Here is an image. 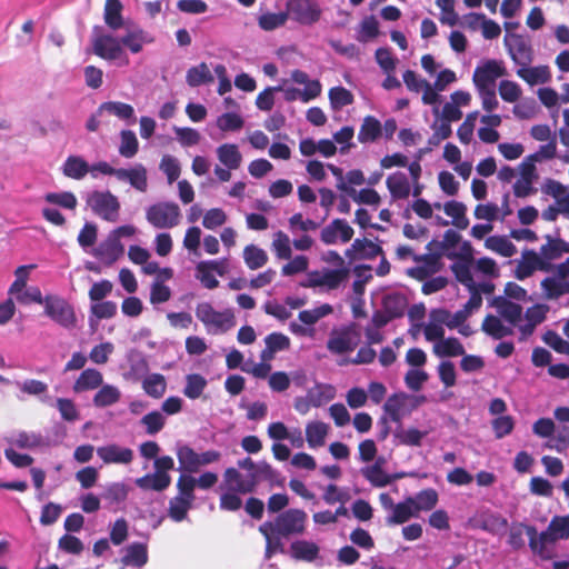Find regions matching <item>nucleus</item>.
I'll return each instance as SVG.
<instances>
[{
	"label": "nucleus",
	"mask_w": 569,
	"mask_h": 569,
	"mask_svg": "<svg viewBox=\"0 0 569 569\" xmlns=\"http://www.w3.org/2000/svg\"><path fill=\"white\" fill-rule=\"evenodd\" d=\"M386 184L395 199H406L410 194V183L402 172L390 174L386 180Z\"/></svg>",
	"instance_id": "28"
},
{
	"label": "nucleus",
	"mask_w": 569,
	"mask_h": 569,
	"mask_svg": "<svg viewBox=\"0 0 569 569\" xmlns=\"http://www.w3.org/2000/svg\"><path fill=\"white\" fill-rule=\"evenodd\" d=\"M122 9L120 0H106L103 18L110 29L118 30L123 26Z\"/></svg>",
	"instance_id": "35"
},
{
	"label": "nucleus",
	"mask_w": 569,
	"mask_h": 569,
	"mask_svg": "<svg viewBox=\"0 0 569 569\" xmlns=\"http://www.w3.org/2000/svg\"><path fill=\"white\" fill-rule=\"evenodd\" d=\"M97 455L107 465H128L133 459V451L130 448H123L116 443L99 447L97 449Z\"/></svg>",
	"instance_id": "16"
},
{
	"label": "nucleus",
	"mask_w": 569,
	"mask_h": 569,
	"mask_svg": "<svg viewBox=\"0 0 569 569\" xmlns=\"http://www.w3.org/2000/svg\"><path fill=\"white\" fill-rule=\"evenodd\" d=\"M118 180L128 181L138 191L144 192L148 188L147 170L138 163L133 168H120Z\"/></svg>",
	"instance_id": "21"
},
{
	"label": "nucleus",
	"mask_w": 569,
	"mask_h": 569,
	"mask_svg": "<svg viewBox=\"0 0 569 569\" xmlns=\"http://www.w3.org/2000/svg\"><path fill=\"white\" fill-rule=\"evenodd\" d=\"M407 395L403 392L391 395L383 405V410L389 415L391 421L401 422V409L405 407Z\"/></svg>",
	"instance_id": "47"
},
{
	"label": "nucleus",
	"mask_w": 569,
	"mask_h": 569,
	"mask_svg": "<svg viewBox=\"0 0 569 569\" xmlns=\"http://www.w3.org/2000/svg\"><path fill=\"white\" fill-rule=\"evenodd\" d=\"M259 532L266 539L264 558L271 559L277 552H283L282 536H278L271 530V521H266L259 526Z\"/></svg>",
	"instance_id": "22"
},
{
	"label": "nucleus",
	"mask_w": 569,
	"mask_h": 569,
	"mask_svg": "<svg viewBox=\"0 0 569 569\" xmlns=\"http://www.w3.org/2000/svg\"><path fill=\"white\" fill-rule=\"evenodd\" d=\"M87 204L106 221L116 222L119 218L120 202L110 191H92L87 197Z\"/></svg>",
	"instance_id": "1"
},
{
	"label": "nucleus",
	"mask_w": 569,
	"mask_h": 569,
	"mask_svg": "<svg viewBox=\"0 0 569 569\" xmlns=\"http://www.w3.org/2000/svg\"><path fill=\"white\" fill-rule=\"evenodd\" d=\"M348 197H351L353 201L357 203L369 204V206H378L381 201L379 193L371 188H365L360 191H357L352 187L346 193Z\"/></svg>",
	"instance_id": "57"
},
{
	"label": "nucleus",
	"mask_w": 569,
	"mask_h": 569,
	"mask_svg": "<svg viewBox=\"0 0 569 569\" xmlns=\"http://www.w3.org/2000/svg\"><path fill=\"white\" fill-rule=\"evenodd\" d=\"M291 555L297 560L313 561L319 555V547L311 541L298 540L290 546Z\"/></svg>",
	"instance_id": "39"
},
{
	"label": "nucleus",
	"mask_w": 569,
	"mask_h": 569,
	"mask_svg": "<svg viewBox=\"0 0 569 569\" xmlns=\"http://www.w3.org/2000/svg\"><path fill=\"white\" fill-rule=\"evenodd\" d=\"M62 171L66 177L80 180L88 173L89 166L82 158L69 156L63 163Z\"/></svg>",
	"instance_id": "43"
},
{
	"label": "nucleus",
	"mask_w": 569,
	"mask_h": 569,
	"mask_svg": "<svg viewBox=\"0 0 569 569\" xmlns=\"http://www.w3.org/2000/svg\"><path fill=\"white\" fill-rule=\"evenodd\" d=\"M309 401L312 407H321L335 397V390L329 385H317L308 390Z\"/></svg>",
	"instance_id": "54"
},
{
	"label": "nucleus",
	"mask_w": 569,
	"mask_h": 569,
	"mask_svg": "<svg viewBox=\"0 0 569 569\" xmlns=\"http://www.w3.org/2000/svg\"><path fill=\"white\" fill-rule=\"evenodd\" d=\"M286 13L301 24H312L321 12L315 0H288Z\"/></svg>",
	"instance_id": "8"
},
{
	"label": "nucleus",
	"mask_w": 569,
	"mask_h": 569,
	"mask_svg": "<svg viewBox=\"0 0 569 569\" xmlns=\"http://www.w3.org/2000/svg\"><path fill=\"white\" fill-rule=\"evenodd\" d=\"M102 111H107L111 114H114L122 120L131 119L134 116L133 107L129 103L120 101H108L101 103L98 109V113H101Z\"/></svg>",
	"instance_id": "50"
},
{
	"label": "nucleus",
	"mask_w": 569,
	"mask_h": 569,
	"mask_svg": "<svg viewBox=\"0 0 569 569\" xmlns=\"http://www.w3.org/2000/svg\"><path fill=\"white\" fill-rule=\"evenodd\" d=\"M505 44L511 60L521 67H527L532 61V49L530 44L519 34H511L510 40L505 38Z\"/></svg>",
	"instance_id": "12"
},
{
	"label": "nucleus",
	"mask_w": 569,
	"mask_h": 569,
	"mask_svg": "<svg viewBox=\"0 0 569 569\" xmlns=\"http://www.w3.org/2000/svg\"><path fill=\"white\" fill-rule=\"evenodd\" d=\"M171 483V477L169 475H162L161 472H153L144 475L136 480V485L142 490H154L163 491Z\"/></svg>",
	"instance_id": "26"
},
{
	"label": "nucleus",
	"mask_w": 569,
	"mask_h": 569,
	"mask_svg": "<svg viewBox=\"0 0 569 569\" xmlns=\"http://www.w3.org/2000/svg\"><path fill=\"white\" fill-rule=\"evenodd\" d=\"M479 527L490 533H498L508 527V520L500 513L488 510L479 516Z\"/></svg>",
	"instance_id": "36"
},
{
	"label": "nucleus",
	"mask_w": 569,
	"mask_h": 569,
	"mask_svg": "<svg viewBox=\"0 0 569 569\" xmlns=\"http://www.w3.org/2000/svg\"><path fill=\"white\" fill-rule=\"evenodd\" d=\"M471 257L466 259L465 261L455 262L451 266V270L461 284H463L468 289H473L477 284L473 281L471 270H470Z\"/></svg>",
	"instance_id": "51"
},
{
	"label": "nucleus",
	"mask_w": 569,
	"mask_h": 569,
	"mask_svg": "<svg viewBox=\"0 0 569 569\" xmlns=\"http://www.w3.org/2000/svg\"><path fill=\"white\" fill-rule=\"evenodd\" d=\"M123 251L121 241L109 234L93 249L92 254L103 264L110 267L123 254Z\"/></svg>",
	"instance_id": "14"
},
{
	"label": "nucleus",
	"mask_w": 569,
	"mask_h": 569,
	"mask_svg": "<svg viewBox=\"0 0 569 569\" xmlns=\"http://www.w3.org/2000/svg\"><path fill=\"white\" fill-rule=\"evenodd\" d=\"M206 387L207 380L201 375L190 373L186 377L183 395L189 399H197L202 395Z\"/></svg>",
	"instance_id": "53"
},
{
	"label": "nucleus",
	"mask_w": 569,
	"mask_h": 569,
	"mask_svg": "<svg viewBox=\"0 0 569 569\" xmlns=\"http://www.w3.org/2000/svg\"><path fill=\"white\" fill-rule=\"evenodd\" d=\"M551 264L543 261L539 254L533 250H526L522 252V260L517 264L515 277L518 280L529 278L536 270L549 271Z\"/></svg>",
	"instance_id": "13"
},
{
	"label": "nucleus",
	"mask_w": 569,
	"mask_h": 569,
	"mask_svg": "<svg viewBox=\"0 0 569 569\" xmlns=\"http://www.w3.org/2000/svg\"><path fill=\"white\" fill-rule=\"evenodd\" d=\"M219 161L229 170H237L242 162V156L234 143H223L217 148Z\"/></svg>",
	"instance_id": "24"
},
{
	"label": "nucleus",
	"mask_w": 569,
	"mask_h": 569,
	"mask_svg": "<svg viewBox=\"0 0 569 569\" xmlns=\"http://www.w3.org/2000/svg\"><path fill=\"white\" fill-rule=\"evenodd\" d=\"M329 100L333 110H340L353 102V94L345 87L338 86L329 90Z\"/></svg>",
	"instance_id": "56"
},
{
	"label": "nucleus",
	"mask_w": 569,
	"mask_h": 569,
	"mask_svg": "<svg viewBox=\"0 0 569 569\" xmlns=\"http://www.w3.org/2000/svg\"><path fill=\"white\" fill-rule=\"evenodd\" d=\"M213 80L214 78L206 62H201L198 66L191 67L187 71L186 76L187 83L192 88L211 83Z\"/></svg>",
	"instance_id": "38"
},
{
	"label": "nucleus",
	"mask_w": 569,
	"mask_h": 569,
	"mask_svg": "<svg viewBox=\"0 0 569 569\" xmlns=\"http://www.w3.org/2000/svg\"><path fill=\"white\" fill-rule=\"evenodd\" d=\"M121 47L124 46L132 53H139L144 43H149L152 39L148 38V34L141 28H133L129 30L120 39Z\"/></svg>",
	"instance_id": "30"
},
{
	"label": "nucleus",
	"mask_w": 569,
	"mask_h": 569,
	"mask_svg": "<svg viewBox=\"0 0 569 569\" xmlns=\"http://www.w3.org/2000/svg\"><path fill=\"white\" fill-rule=\"evenodd\" d=\"M192 502L178 496L173 497L169 502V517L177 522L184 520L189 509L192 507Z\"/></svg>",
	"instance_id": "55"
},
{
	"label": "nucleus",
	"mask_w": 569,
	"mask_h": 569,
	"mask_svg": "<svg viewBox=\"0 0 569 569\" xmlns=\"http://www.w3.org/2000/svg\"><path fill=\"white\" fill-rule=\"evenodd\" d=\"M359 342V335L352 327L333 330L327 341V349L336 355L352 351Z\"/></svg>",
	"instance_id": "10"
},
{
	"label": "nucleus",
	"mask_w": 569,
	"mask_h": 569,
	"mask_svg": "<svg viewBox=\"0 0 569 569\" xmlns=\"http://www.w3.org/2000/svg\"><path fill=\"white\" fill-rule=\"evenodd\" d=\"M103 383L102 373L94 368L83 369L79 377L76 379L72 390L76 393H81L89 390L98 389Z\"/></svg>",
	"instance_id": "19"
},
{
	"label": "nucleus",
	"mask_w": 569,
	"mask_h": 569,
	"mask_svg": "<svg viewBox=\"0 0 569 569\" xmlns=\"http://www.w3.org/2000/svg\"><path fill=\"white\" fill-rule=\"evenodd\" d=\"M426 435V431H420L416 428H409L405 430L401 428V426L393 432V436L398 440L399 445L411 447L420 446Z\"/></svg>",
	"instance_id": "49"
},
{
	"label": "nucleus",
	"mask_w": 569,
	"mask_h": 569,
	"mask_svg": "<svg viewBox=\"0 0 569 569\" xmlns=\"http://www.w3.org/2000/svg\"><path fill=\"white\" fill-rule=\"evenodd\" d=\"M180 468L188 472H197L200 467L218 462L221 453L217 450H207L202 453L196 452L189 446H182L177 451Z\"/></svg>",
	"instance_id": "5"
},
{
	"label": "nucleus",
	"mask_w": 569,
	"mask_h": 569,
	"mask_svg": "<svg viewBox=\"0 0 569 569\" xmlns=\"http://www.w3.org/2000/svg\"><path fill=\"white\" fill-rule=\"evenodd\" d=\"M223 483L229 491L247 495L256 490L259 480L253 473L242 475L238 469L230 467L223 473Z\"/></svg>",
	"instance_id": "9"
},
{
	"label": "nucleus",
	"mask_w": 569,
	"mask_h": 569,
	"mask_svg": "<svg viewBox=\"0 0 569 569\" xmlns=\"http://www.w3.org/2000/svg\"><path fill=\"white\" fill-rule=\"evenodd\" d=\"M507 74L503 61L489 59L475 69L472 81L477 89H490L496 87L498 78Z\"/></svg>",
	"instance_id": "7"
},
{
	"label": "nucleus",
	"mask_w": 569,
	"mask_h": 569,
	"mask_svg": "<svg viewBox=\"0 0 569 569\" xmlns=\"http://www.w3.org/2000/svg\"><path fill=\"white\" fill-rule=\"evenodd\" d=\"M517 76L531 86L545 83L550 79L549 69L545 66L533 68L521 67L517 70Z\"/></svg>",
	"instance_id": "44"
},
{
	"label": "nucleus",
	"mask_w": 569,
	"mask_h": 569,
	"mask_svg": "<svg viewBox=\"0 0 569 569\" xmlns=\"http://www.w3.org/2000/svg\"><path fill=\"white\" fill-rule=\"evenodd\" d=\"M485 246L487 249L505 258H510L517 252L516 246L503 236L488 237L485 241Z\"/></svg>",
	"instance_id": "40"
},
{
	"label": "nucleus",
	"mask_w": 569,
	"mask_h": 569,
	"mask_svg": "<svg viewBox=\"0 0 569 569\" xmlns=\"http://www.w3.org/2000/svg\"><path fill=\"white\" fill-rule=\"evenodd\" d=\"M288 20V13L286 12H267L259 17L258 24L262 30L271 31L279 27H282Z\"/></svg>",
	"instance_id": "59"
},
{
	"label": "nucleus",
	"mask_w": 569,
	"mask_h": 569,
	"mask_svg": "<svg viewBox=\"0 0 569 569\" xmlns=\"http://www.w3.org/2000/svg\"><path fill=\"white\" fill-rule=\"evenodd\" d=\"M142 388L148 396L159 399L166 392L167 382L161 373H152L143 379Z\"/></svg>",
	"instance_id": "45"
},
{
	"label": "nucleus",
	"mask_w": 569,
	"mask_h": 569,
	"mask_svg": "<svg viewBox=\"0 0 569 569\" xmlns=\"http://www.w3.org/2000/svg\"><path fill=\"white\" fill-rule=\"evenodd\" d=\"M361 475L371 483V486L377 488L388 486L395 478L383 470L382 461L380 459L373 465L362 468Z\"/></svg>",
	"instance_id": "23"
},
{
	"label": "nucleus",
	"mask_w": 569,
	"mask_h": 569,
	"mask_svg": "<svg viewBox=\"0 0 569 569\" xmlns=\"http://www.w3.org/2000/svg\"><path fill=\"white\" fill-rule=\"evenodd\" d=\"M491 305L498 310L500 316L511 325L515 326L520 321L522 315V307L520 305L502 296L495 297Z\"/></svg>",
	"instance_id": "20"
},
{
	"label": "nucleus",
	"mask_w": 569,
	"mask_h": 569,
	"mask_svg": "<svg viewBox=\"0 0 569 569\" xmlns=\"http://www.w3.org/2000/svg\"><path fill=\"white\" fill-rule=\"evenodd\" d=\"M44 313L63 328L71 329L77 325L73 307L62 297L47 295L44 297Z\"/></svg>",
	"instance_id": "2"
},
{
	"label": "nucleus",
	"mask_w": 569,
	"mask_h": 569,
	"mask_svg": "<svg viewBox=\"0 0 569 569\" xmlns=\"http://www.w3.org/2000/svg\"><path fill=\"white\" fill-rule=\"evenodd\" d=\"M120 138L119 153L128 159L133 158L139 150V141L136 133L131 130H122Z\"/></svg>",
	"instance_id": "52"
},
{
	"label": "nucleus",
	"mask_w": 569,
	"mask_h": 569,
	"mask_svg": "<svg viewBox=\"0 0 569 569\" xmlns=\"http://www.w3.org/2000/svg\"><path fill=\"white\" fill-rule=\"evenodd\" d=\"M408 306V300L405 295L400 292L389 293L383 297L382 308L393 319L401 318Z\"/></svg>",
	"instance_id": "29"
},
{
	"label": "nucleus",
	"mask_w": 569,
	"mask_h": 569,
	"mask_svg": "<svg viewBox=\"0 0 569 569\" xmlns=\"http://www.w3.org/2000/svg\"><path fill=\"white\" fill-rule=\"evenodd\" d=\"M197 318L210 330L214 328L222 332L234 326V317L230 310L217 311L209 302L198 303L196 307Z\"/></svg>",
	"instance_id": "6"
},
{
	"label": "nucleus",
	"mask_w": 569,
	"mask_h": 569,
	"mask_svg": "<svg viewBox=\"0 0 569 569\" xmlns=\"http://www.w3.org/2000/svg\"><path fill=\"white\" fill-rule=\"evenodd\" d=\"M126 566L143 567L148 562L147 545L133 542L126 548V555L121 559Z\"/></svg>",
	"instance_id": "25"
},
{
	"label": "nucleus",
	"mask_w": 569,
	"mask_h": 569,
	"mask_svg": "<svg viewBox=\"0 0 569 569\" xmlns=\"http://www.w3.org/2000/svg\"><path fill=\"white\" fill-rule=\"evenodd\" d=\"M328 435V425L322 421H311L306 426V440L310 448L322 447Z\"/></svg>",
	"instance_id": "37"
},
{
	"label": "nucleus",
	"mask_w": 569,
	"mask_h": 569,
	"mask_svg": "<svg viewBox=\"0 0 569 569\" xmlns=\"http://www.w3.org/2000/svg\"><path fill=\"white\" fill-rule=\"evenodd\" d=\"M48 203L60 206L64 209H76L78 201L71 191L49 192L44 196Z\"/></svg>",
	"instance_id": "58"
},
{
	"label": "nucleus",
	"mask_w": 569,
	"mask_h": 569,
	"mask_svg": "<svg viewBox=\"0 0 569 569\" xmlns=\"http://www.w3.org/2000/svg\"><path fill=\"white\" fill-rule=\"evenodd\" d=\"M332 312V307L328 303H325L318 308L311 310H302L299 312L298 318L301 322L308 326L315 325L321 318L330 315Z\"/></svg>",
	"instance_id": "61"
},
{
	"label": "nucleus",
	"mask_w": 569,
	"mask_h": 569,
	"mask_svg": "<svg viewBox=\"0 0 569 569\" xmlns=\"http://www.w3.org/2000/svg\"><path fill=\"white\" fill-rule=\"evenodd\" d=\"M121 398V391L113 385H101L93 397V405L97 408H106L117 403Z\"/></svg>",
	"instance_id": "33"
},
{
	"label": "nucleus",
	"mask_w": 569,
	"mask_h": 569,
	"mask_svg": "<svg viewBox=\"0 0 569 569\" xmlns=\"http://www.w3.org/2000/svg\"><path fill=\"white\" fill-rule=\"evenodd\" d=\"M382 132V126L373 116L365 117L358 132V140L361 143L376 141Z\"/></svg>",
	"instance_id": "31"
},
{
	"label": "nucleus",
	"mask_w": 569,
	"mask_h": 569,
	"mask_svg": "<svg viewBox=\"0 0 569 569\" xmlns=\"http://www.w3.org/2000/svg\"><path fill=\"white\" fill-rule=\"evenodd\" d=\"M443 211L447 216L452 218V223L460 230H465L469 226V220L466 217L467 207L459 201H448L443 206Z\"/></svg>",
	"instance_id": "41"
},
{
	"label": "nucleus",
	"mask_w": 569,
	"mask_h": 569,
	"mask_svg": "<svg viewBox=\"0 0 569 569\" xmlns=\"http://www.w3.org/2000/svg\"><path fill=\"white\" fill-rule=\"evenodd\" d=\"M92 48L93 53L104 60H117L123 54L120 40L111 34H97Z\"/></svg>",
	"instance_id": "11"
},
{
	"label": "nucleus",
	"mask_w": 569,
	"mask_h": 569,
	"mask_svg": "<svg viewBox=\"0 0 569 569\" xmlns=\"http://www.w3.org/2000/svg\"><path fill=\"white\" fill-rule=\"evenodd\" d=\"M541 288L547 299H558L559 297L569 293V279L561 281L555 278H545L541 281Z\"/></svg>",
	"instance_id": "46"
},
{
	"label": "nucleus",
	"mask_w": 569,
	"mask_h": 569,
	"mask_svg": "<svg viewBox=\"0 0 569 569\" xmlns=\"http://www.w3.org/2000/svg\"><path fill=\"white\" fill-rule=\"evenodd\" d=\"M433 352L438 357H458L465 355V348L455 337L442 339L440 342L435 343Z\"/></svg>",
	"instance_id": "42"
},
{
	"label": "nucleus",
	"mask_w": 569,
	"mask_h": 569,
	"mask_svg": "<svg viewBox=\"0 0 569 569\" xmlns=\"http://www.w3.org/2000/svg\"><path fill=\"white\" fill-rule=\"evenodd\" d=\"M242 256L246 266L250 270H257L264 267L269 259L268 253L253 243L247 244L243 248Z\"/></svg>",
	"instance_id": "34"
},
{
	"label": "nucleus",
	"mask_w": 569,
	"mask_h": 569,
	"mask_svg": "<svg viewBox=\"0 0 569 569\" xmlns=\"http://www.w3.org/2000/svg\"><path fill=\"white\" fill-rule=\"evenodd\" d=\"M545 239L547 242L540 247L539 257L543 261L549 262L559 259L563 253H569V242H566L561 238H553L550 234H546Z\"/></svg>",
	"instance_id": "18"
},
{
	"label": "nucleus",
	"mask_w": 569,
	"mask_h": 569,
	"mask_svg": "<svg viewBox=\"0 0 569 569\" xmlns=\"http://www.w3.org/2000/svg\"><path fill=\"white\" fill-rule=\"evenodd\" d=\"M550 530L555 531L559 540L569 539V513L552 517L550 520Z\"/></svg>",
	"instance_id": "64"
},
{
	"label": "nucleus",
	"mask_w": 569,
	"mask_h": 569,
	"mask_svg": "<svg viewBox=\"0 0 569 569\" xmlns=\"http://www.w3.org/2000/svg\"><path fill=\"white\" fill-rule=\"evenodd\" d=\"M380 254H383V249L368 239H355L346 250V256L350 259H373Z\"/></svg>",
	"instance_id": "17"
},
{
	"label": "nucleus",
	"mask_w": 569,
	"mask_h": 569,
	"mask_svg": "<svg viewBox=\"0 0 569 569\" xmlns=\"http://www.w3.org/2000/svg\"><path fill=\"white\" fill-rule=\"evenodd\" d=\"M243 123V119L233 112L223 113L217 120V126L221 131H238Z\"/></svg>",
	"instance_id": "62"
},
{
	"label": "nucleus",
	"mask_w": 569,
	"mask_h": 569,
	"mask_svg": "<svg viewBox=\"0 0 569 569\" xmlns=\"http://www.w3.org/2000/svg\"><path fill=\"white\" fill-rule=\"evenodd\" d=\"M417 515L412 497H408L405 501L399 502L393 507L392 515L387 518V525H402Z\"/></svg>",
	"instance_id": "27"
},
{
	"label": "nucleus",
	"mask_w": 569,
	"mask_h": 569,
	"mask_svg": "<svg viewBox=\"0 0 569 569\" xmlns=\"http://www.w3.org/2000/svg\"><path fill=\"white\" fill-rule=\"evenodd\" d=\"M307 513L301 509H288L271 521V530L284 538L302 535L306 530Z\"/></svg>",
	"instance_id": "4"
},
{
	"label": "nucleus",
	"mask_w": 569,
	"mask_h": 569,
	"mask_svg": "<svg viewBox=\"0 0 569 569\" xmlns=\"http://www.w3.org/2000/svg\"><path fill=\"white\" fill-rule=\"evenodd\" d=\"M273 250L276 252V256L279 259H290L291 258V247H290V239L288 234H286L282 231H278L274 234V239L272 242Z\"/></svg>",
	"instance_id": "63"
},
{
	"label": "nucleus",
	"mask_w": 569,
	"mask_h": 569,
	"mask_svg": "<svg viewBox=\"0 0 569 569\" xmlns=\"http://www.w3.org/2000/svg\"><path fill=\"white\" fill-rule=\"evenodd\" d=\"M481 329L483 332H486L488 336H490L493 339H502L507 336H511L513 333V330L511 327L505 326L501 320L493 316V315H487L482 321Z\"/></svg>",
	"instance_id": "32"
},
{
	"label": "nucleus",
	"mask_w": 569,
	"mask_h": 569,
	"mask_svg": "<svg viewBox=\"0 0 569 569\" xmlns=\"http://www.w3.org/2000/svg\"><path fill=\"white\" fill-rule=\"evenodd\" d=\"M148 222L158 229H170L179 224L181 212L174 202H157L147 209Z\"/></svg>",
	"instance_id": "3"
},
{
	"label": "nucleus",
	"mask_w": 569,
	"mask_h": 569,
	"mask_svg": "<svg viewBox=\"0 0 569 569\" xmlns=\"http://www.w3.org/2000/svg\"><path fill=\"white\" fill-rule=\"evenodd\" d=\"M529 538V547L532 551L538 549L537 529L522 522L513 523L509 531L508 543L516 550L525 547L523 535Z\"/></svg>",
	"instance_id": "15"
},
{
	"label": "nucleus",
	"mask_w": 569,
	"mask_h": 569,
	"mask_svg": "<svg viewBox=\"0 0 569 569\" xmlns=\"http://www.w3.org/2000/svg\"><path fill=\"white\" fill-rule=\"evenodd\" d=\"M413 507L419 513L420 511H429L435 508L438 502V492L433 488L421 490L412 497Z\"/></svg>",
	"instance_id": "48"
},
{
	"label": "nucleus",
	"mask_w": 569,
	"mask_h": 569,
	"mask_svg": "<svg viewBox=\"0 0 569 569\" xmlns=\"http://www.w3.org/2000/svg\"><path fill=\"white\" fill-rule=\"evenodd\" d=\"M349 276L348 268L326 269L322 272L323 287L337 289Z\"/></svg>",
	"instance_id": "60"
}]
</instances>
